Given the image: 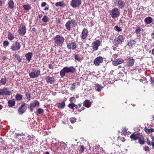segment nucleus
<instances>
[{"label": "nucleus", "instance_id": "57", "mask_svg": "<svg viewBox=\"0 0 154 154\" xmlns=\"http://www.w3.org/2000/svg\"><path fill=\"white\" fill-rule=\"evenodd\" d=\"M55 38H63L60 35H57L55 37Z\"/></svg>", "mask_w": 154, "mask_h": 154}, {"label": "nucleus", "instance_id": "3", "mask_svg": "<svg viewBox=\"0 0 154 154\" xmlns=\"http://www.w3.org/2000/svg\"><path fill=\"white\" fill-rule=\"evenodd\" d=\"M76 25L75 20H69L67 22L65 26L66 27V29L68 31H70V26L75 27L76 26Z\"/></svg>", "mask_w": 154, "mask_h": 154}, {"label": "nucleus", "instance_id": "62", "mask_svg": "<svg viewBox=\"0 0 154 154\" xmlns=\"http://www.w3.org/2000/svg\"><path fill=\"white\" fill-rule=\"evenodd\" d=\"M48 9H49V7L48 6H46L45 7V8L44 10L45 11H47V10H48Z\"/></svg>", "mask_w": 154, "mask_h": 154}, {"label": "nucleus", "instance_id": "52", "mask_svg": "<svg viewBox=\"0 0 154 154\" xmlns=\"http://www.w3.org/2000/svg\"><path fill=\"white\" fill-rule=\"evenodd\" d=\"M144 149L145 151H149V148L148 146H146L143 148Z\"/></svg>", "mask_w": 154, "mask_h": 154}, {"label": "nucleus", "instance_id": "42", "mask_svg": "<svg viewBox=\"0 0 154 154\" xmlns=\"http://www.w3.org/2000/svg\"><path fill=\"white\" fill-rule=\"evenodd\" d=\"M96 85L97 87V88L96 89V91L98 92L100 91L101 89L103 88V87L100 85L99 84L97 85Z\"/></svg>", "mask_w": 154, "mask_h": 154}, {"label": "nucleus", "instance_id": "12", "mask_svg": "<svg viewBox=\"0 0 154 154\" xmlns=\"http://www.w3.org/2000/svg\"><path fill=\"white\" fill-rule=\"evenodd\" d=\"M21 45L20 44L17 42H15L14 45L12 46L11 47V49L12 51H16L20 49Z\"/></svg>", "mask_w": 154, "mask_h": 154}, {"label": "nucleus", "instance_id": "28", "mask_svg": "<svg viewBox=\"0 0 154 154\" xmlns=\"http://www.w3.org/2000/svg\"><path fill=\"white\" fill-rule=\"evenodd\" d=\"M138 140L139 143L140 144L142 145L145 143V141L144 140L143 137L142 135H140Z\"/></svg>", "mask_w": 154, "mask_h": 154}, {"label": "nucleus", "instance_id": "19", "mask_svg": "<svg viewBox=\"0 0 154 154\" xmlns=\"http://www.w3.org/2000/svg\"><path fill=\"white\" fill-rule=\"evenodd\" d=\"M116 3L118 5V7L121 8H122L125 5L124 2L122 0H117L116 1Z\"/></svg>", "mask_w": 154, "mask_h": 154}, {"label": "nucleus", "instance_id": "50", "mask_svg": "<svg viewBox=\"0 0 154 154\" xmlns=\"http://www.w3.org/2000/svg\"><path fill=\"white\" fill-rule=\"evenodd\" d=\"M142 29L139 28L138 29H136L135 31V32H136L137 34H138L140 32V31H142Z\"/></svg>", "mask_w": 154, "mask_h": 154}, {"label": "nucleus", "instance_id": "45", "mask_svg": "<svg viewBox=\"0 0 154 154\" xmlns=\"http://www.w3.org/2000/svg\"><path fill=\"white\" fill-rule=\"evenodd\" d=\"M127 130L125 128H124L122 131V134H123L124 135H125L127 134Z\"/></svg>", "mask_w": 154, "mask_h": 154}, {"label": "nucleus", "instance_id": "46", "mask_svg": "<svg viewBox=\"0 0 154 154\" xmlns=\"http://www.w3.org/2000/svg\"><path fill=\"white\" fill-rule=\"evenodd\" d=\"M14 36L11 32H9L8 35V38H14Z\"/></svg>", "mask_w": 154, "mask_h": 154}, {"label": "nucleus", "instance_id": "63", "mask_svg": "<svg viewBox=\"0 0 154 154\" xmlns=\"http://www.w3.org/2000/svg\"><path fill=\"white\" fill-rule=\"evenodd\" d=\"M7 59V58L5 56H4L2 57V59L4 60H6Z\"/></svg>", "mask_w": 154, "mask_h": 154}, {"label": "nucleus", "instance_id": "14", "mask_svg": "<svg viewBox=\"0 0 154 154\" xmlns=\"http://www.w3.org/2000/svg\"><path fill=\"white\" fill-rule=\"evenodd\" d=\"M140 135L139 134H135L134 133L132 134L130 136V138L132 140H135L139 138Z\"/></svg>", "mask_w": 154, "mask_h": 154}, {"label": "nucleus", "instance_id": "48", "mask_svg": "<svg viewBox=\"0 0 154 154\" xmlns=\"http://www.w3.org/2000/svg\"><path fill=\"white\" fill-rule=\"evenodd\" d=\"M9 43L7 41H4L3 43V46H7L8 45Z\"/></svg>", "mask_w": 154, "mask_h": 154}, {"label": "nucleus", "instance_id": "61", "mask_svg": "<svg viewBox=\"0 0 154 154\" xmlns=\"http://www.w3.org/2000/svg\"><path fill=\"white\" fill-rule=\"evenodd\" d=\"M151 138L152 140V142H154V136H151Z\"/></svg>", "mask_w": 154, "mask_h": 154}, {"label": "nucleus", "instance_id": "56", "mask_svg": "<svg viewBox=\"0 0 154 154\" xmlns=\"http://www.w3.org/2000/svg\"><path fill=\"white\" fill-rule=\"evenodd\" d=\"M150 81L151 83H154V77H151L150 79Z\"/></svg>", "mask_w": 154, "mask_h": 154}, {"label": "nucleus", "instance_id": "2", "mask_svg": "<svg viewBox=\"0 0 154 154\" xmlns=\"http://www.w3.org/2000/svg\"><path fill=\"white\" fill-rule=\"evenodd\" d=\"M110 15L112 18L117 17L120 15V12L117 8H113L110 11Z\"/></svg>", "mask_w": 154, "mask_h": 154}, {"label": "nucleus", "instance_id": "30", "mask_svg": "<svg viewBox=\"0 0 154 154\" xmlns=\"http://www.w3.org/2000/svg\"><path fill=\"white\" fill-rule=\"evenodd\" d=\"M15 97L17 100H20L22 99L23 96L20 94H17L15 96Z\"/></svg>", "mask_w": 154, "mask_h": 154}, {"label": "nucleus", "instance_id": "13", "mask_svg": "<svg viewBox=\"0 0 154 154\" xmlns=\"http://www.w3.org/2000/svg\"><path fill=\"white\" fill-rule=\"evenodd\" d=\"M76 45L74 42H71L67 45V48L69 49H72V50H74L76 49Z\"/></svg>", "mask_w": 154, "mask_h": 154}, {"label": "nucleus", "instance_id": "18", "mask_svg": "<svg viewBox=\"0 0 154 154\" xmlns=\"http://www.w3.org/2000/svg\"><path fill=\"white\" fill-rule=\"evenodd\" d=\"M64 40V39H54V42L58 46L62 45Z\"/></svg>", "mask_w": 154, "mask_h": 154}, {"label": "nucleus", "instance_id": "24", "mask_svg": "<svg viewBox=\"0 0 154 154\" xmlns=\"http://www.w3.org/2000/svg\"><path fill=\"white\" fill-rule=\"evenodd\" d=\"M122 42V39H114L113 42L114 45L117 46L120 44Z\"/></svg>", "mask_w": 154, "mask_h": 154}, {"label": "nucleus", "instance_id": "16", "mask_svg": "<svg viewBox=\"0 0 154 154\" xmlns=\"http://www.w3.org/2000/svg\"><path fill=\"white\" fill-rule=\"evenodd\" d=\"M45 79L47 82L51 84H53L55 81V78L53 77H50L48 76H46Z\"/></svg>", "mask_w": 154, "mask_h": 154}, {"label": "nucleus", "instance_id": "35", "mask_svg": "<svg viewBox=\"0 0 154 154\" xmlns=\"http://www.w3.org/2000/svg\"><path fill=\"white\" fill-rule=\"evenodd\" d=\"M55 5L56 6L58 7V6H61L62 7H63L64 5V4L63 2H57L55 3Z\"/></svg>", "mask_w": 154, "mask_h": 154}, {"label": "nucleus", "instance_id": "47", "mask_svg": "<svg viewBox=\"0 0 154 154\" xmlns=\"http://www.w3.org/2000/svg\"><path fill=\"white\" fill-rule=\"evenodd\" d=\"M31 136L29 135H28L26 137V140H25L26 142H29L31 140Z\"/></svg>", "mask_w": 154, "mask_h": 154}, {"label": "nucleus", "instance_id": "32", "mask_svg": "<svg viewBox=\"0 0 154 154\" xmlns=\"http://www.w3.org/2000/svg\"><path fill=\"white\" fill-rule=\"evenodd\" d=\"M7 81V79L6 77L4 78H2L1 80H0V84H2L3 85H5L6 84V82Z\"/></svg>", "mask_w": 154, "mask_h": 154}, {"label": "nucleus", "instance_id": "38", "mask_svg": "<svg viewBox=\"0 0 154 154\" xmlns=\"http://www.w3.org/2000/svg\"><path fill=\"white\" fill-rule=\"evenodd\" d=\"M48 17L46 15L44 16L42 20V21L44 22H47L48 21Z\"/></svg>", "mask_w": 154, "mask_h": 154}, {"label": "nucleus", "instance_id": "58", "mask_svg": "<svg viewBox=\"0 0 154 154\" xmlns=\"http://www.w3.org/2000/svg\"><path fill=\"white\" fill-rule=\"evenodd\" d=\"M4 95V90L0 89V95Z\"/></svg>", "mask_w": 154, "mask_h": 154}, {"label": "nucleus", "instance_id": "29", "mask_svg": "<svg viewBox=\"0 0 154 154\" xmlns=\"http://www.w3.org/2000/svg\"><path fill=\"white\" fill-rule=\"evenodd\" d=\"M144 131L147 134H149L150 132H154V129L151 128L150 129H149L146 127H145L144 128Z\"/></svg>", "mask_w": 154, "mask_h": 154}, {"label": "nucleus", "instance_id": "25", "mask_svg": "<svg viewBox=\"0 0 154 154\" xmlns=\"http://www.w3.org/2000/svg\"><path fill=\"white\" fill-rule=\"evenodd\" d=\"M32 56V53L31 52H29L27 53L25 57L26 59L28 60L29 62L30 61L31 58Z\"/></svg>", "mask_w": 154, "mask_h": 154}, {"label": "nucleus", "instance_id": "31", "mask_svg": "<svg viewBox=\"0 0 154 154\" xmlns=\"http://www.w3.org/2000/svg\"><path fill=\"white\" fill-rule=\"evenodd\" d=\"M85 148V147L83 145H80L79 146V151L80 153H83Z\"/></svg>", "mask_w": 154, "mask_h": 154}, {"label": "nucleus", "instance_id": "59", "mask_svg": "<svg viewBox=\"0 0 154 154\" xmlns=\"http://www.w3.org/2000/svg\"><path fill=\"white\" fill-rule=\"evenodd\" d=\"M46 4H47L46 2H43L42 3L41 5L42 7H43L45 6Z\"/></svg>", "mask_w": 154, "mask_h": 154}, {"label": "nucleus", "instance_id": "9", "mask_svg": "<svg viewBox=\"0 0 154 154\" xmlns=\"http://www.w3.org/2000/svg\"><path fill=\"white\" fill-rule=\"evenodd\" d=\"M127 62L126 66L128 67H131L134 65L135 60L132 57H127Z\"/></svg>", "mask_w": 154, "mask_h": 154}, {"label": "nucleus", "instance_id": "54", "mask_svg": "<svg viewBox=\"0 0 154 154\" xmlns=\"http://www.w3.org/2000/svg\"><path fill=\"white\" fill-rule=\"evenodd\" d=\"M75 100V97H71L70 98L69 101H70V102H71L74 101V100Z\"/></svg>", "mask_w": 154, "mask_h": 154}, {"label": "nucleus", "instance_id": "49", "mask_svg": "<svg viewBox=\"0 0 154 154\" xmlns=\"http://www.w3.org/2000/svg\"><path fill=\"white\" fill-rule=\"evenodd\" d=\"M115 30L118 32H120L122 30L118 26H116L115 27Z\"/></svg>", "mask_w": 154, "mask_h": 154}, {"label": "nucleus", "instance_id": "55", "mask_svg": "<svg viewBox=\"0 0 154 154\" xmlns=\"http://www.w3.org/2000/svg\"><path fill=\"white\" fill-rule=\"evenodd\" d=\"M54 66H53L51 64H49L48 65V67L49 68L51 69H53Z\"/></svg>", "mask_w": 154, "mask_h": 154}, {"label": "nucleus", "instance_id": "10", "mask_svg": "<svg viewBox=\"0 0 154 154\" xmlns=\"http://www.w3.org/2000/svg\"><path fill=\"white\" fill-rule=\"evenodd\" d=\"M81 3V0H72L71 3V5L73 8L79 7Z\"/></svg>", "mask_w": 154, "mask_h": 154}, {"label": "nucleus", "instance_id": "36", "mask_svg": "<svg viewBox=\"0 0 154 154\" xmlns=\"http://www.w3.org/2000/svg\"><path fill=\"white\" fill-rule=\"evenodd\" d=\"M23 8L26 11L29 10L31 8L30 6L28 5H23Z\"/></svg>", "mask_w": 154, "mask_h": 154}, {"label": "nucleus", "instance_id": "21", "mask_svg": "<svg viewBox=\"0 0 154 154\" xmlns=\"http://www.w3.org/2000/svg\"><path fill=\"white\" fill-rule=\"evenodd\" d=\"M15 104V101L14 100H9L8 101V105L9 107L14 106Z\"/></svg>", "mask_w": 154, "mask_h": 154}, {"label": "nucleus", "instance_id": "43", "mask_svg": "<svg viewBox=\"0 0 154 154\" xmlns=\"http://www.w3.org/2000/svg\"><path fill=\"white\" fill-rule=\"evenodd\" d=\"M14 56L17 58V60L19 62H21V59L19 55L17 54H15L14 55Z\"/></svg>", "mask_w": 154, "mask_h": 154}, {"label": "nucleus", "instance_id": "39", "mask_svg": "<svg viewBox=\"0 0 154 154\" xmlns=\"http://www.w3.org/2000/svg\"><path fill=\"white\" fill-rule=\"evenodd\" d=\"M76 84L75 83H73L70 87V90L71 91H75L76 88Z\"/></svg>", "mask_w": 154, "mask_h": 154}, {"label": "nucleus", "instance_id": "20", "mask_svg": "<svg viewBox=\"0 0 154 154\" xmlns=\"http://www.w3.org/2000/svg\"><path fill=\"white\" fill-rule=\"evenodd\" d=\"M88 31L86 29H84L82 32V38H85L88 36Z\"/></svg>", "mask_w": 154, "mask_h": 154}, {"label": "nucleus", "instance_id": "26", "mask_svg": "<svg viewBox=\"0 0 154 154\" xmlns=\"http://www.w3.org/2000/svg\"><path fill=\"white\" fill-rule=\"evenodd\" d=\"M152 21V19L150 17H148L144 20V21L146 24H148L151 23Z\"/></svg>", "mask_w": 154, "mask_h": 154}, {"label": "nucleus", "instance_id": "44", "mask_svg": "<svg viewBox=\"0 0 154 154\" xmlns=\"http://www.w3.org/2000/svg\"><path fill=\"white\" fill-rule=\"evenodd\" d=\"M145 39H140L139 41L141 42L140 44V45H145L146 44V43L147 41H146V42H145Z\"/></svg>", "mask_w": 154, "mask_h": 154}, {"label": "nucleus", "instance_id": "8", "mask_svg": "<svg viewBox=\"0 0 154 154\" xmlns=\"http://www.w3.org/2000/svg\"><path fill=\"white\" fill-rule=\"evenodd\" d=\"M100 44V41L99 40H97L92 43V45L93 51H95L98 49Z\"/></svg>", "mask_w": 154, "mask_h": 154}, {"label": "nucleus", "instance_id": "17", "mask_svg": "<svg viewBox=\"0 0 154 154\" xmlns=\"http://www.w3.org/2000/svg\"><path fill=\"white\" fill-rule=\"evenodd\" d=\"M136 43V42L134 40L131 39L128 41L127 44L130 48H131L133 46H134Z\"/></svg>", "mask_w": 154, "mask_h": 154}, {"label": "nucleus", "instance_id": "5", "mask_svg": "<svg viewBox=\"0 0 154 154\" xmlns=\"http://www.w3.org/2000/svg\"><path fill=\"white\" fill-rule=\"evenodd\" d=\"M32 72L29 73V76L32 79H34L38 77L40 75V69L36 70L34 69L32 70Z\"/></svg>", "mask_w": 154, "mask_h": 154}, {"label": "nucleus", "instance_id": "4", "mask_svg": "<svg viewBox=\"0 0 154 154\" xmlns=\"http://www.w3.org/2000/svg\"><path fill=\"white\" fill-rule=\"evenodd\" d=\"M19 29L18 30L17 32L19 35H24L26 32V28L23 23H21L19 26Z\"/></svg>", "mask_w": 154, "mask_h": 154}, {"label": "nucleus", "instance_id": "64", "mask_svg": "<svg viewBox=\"0 0 154 154\" xmlns=\"http://www.w3.org/2000/svg\"><path fill=\"white\" fill-rule=\"evenodd\" d=\"M151 144H152L151 145L152 146V148L154 149V142H152V143Z\"/></svg>", "mask_w": 154, "mask_h": 154}, {"label": "nucleus", "instance_id": "7", "mask_svg": "<svg viewBox=\"0 0 154 154\" xmlns=\"http://www.w3.org/2000/svg\"><path fill=\"white\" fill-rule=\"evenodd\" d=\"M40 106V103L37 100H35L33 103H30L29 109L31 112H32L34 108L35 107H39Z\"/></svg>", "mask_w": 154, "mask_h": 154}, {"label": "nucleus", "instance_id": "23", "mask_svg": "<svg viewBox=\"0 0 154 154\" xmlns=\"http://www.w3.org/2000/svg\"><path fill=\"white\" fill-rule=\"evenodd\" d=\"M91 103L90 101L89 100H86L83 102V105L86 107H89L91 106Z\"/></svg>", "mask_w": 154, "mask_h": 154}, {"label": "nucleus", "instance_id": "60", "mask_svg": "<svg viewBox=\"0 0 154 154\" xmlns=\"http://www.w3.org/2000/svg\"><path fill=\"white\" fill-rule=\"evenodd\" d=\"M85 109V107H82L79 110V111L81 112V111Z\"/></svg>", "mask_w": 154, "mask_h": 154}, {"label": "nucleus", "instance_id": "53", "mask_svg": "<svg viewBox=\"0 0 154 154\" xmlns=\"http://www.w3.org/2000/svg\"><path fill=\"white\" fill-rule=\"evenodd\" d=\"M15 134H16V136L17 137L19 136H23L25 135L23 133H22L20 134L16 133Z\"/></svg>", "mask_w": 154, "mask_h": 154}, {"label": "nucleus", "instance_id": "27", "mask_svg": "<svg viewBox=\"0 0 154 154\" xmlns=\"http://www.w3.org/2000/svg\"><path fill=\"white\" fill-rule=\"evenodd\" d=\"M3 89L4 90V95L9 96L11 94V92L10 91H7V88H4Z\"/></svg>", "mask_w": 154, "mask_h": 154}, {"label": "nucleus", "instance_id": "51", "mask_svg": "<svg viewBox=\"0 0 154 154\" xmlns=\"http://www.w3.org/2000/svg\"><path fill=\"white\" fill-rule=\"evenodd\" d=\"M146 143L149 146H151L152 145L151 144L152 143V142H151L148 138H147Z\"/></svg>", "mask_w": 154, "mask_h": 154}, {"label": "nucleus", "instance_id": "34", "mask_svg": "<svg viewBox=\"0 0 154 154\" xmlns=\"http://www.w3.org/2000/svg\"><path fill=\"white\" fill-rule=\"evenodd\" d=\"M14 3L12 0H10L8 2V7L11 9L14 8Z\"/></svg>", "mask_w": 154, "mask_h": 154}, {"label": "nucleus", "instance_id": "6", "mask_svg": "<svg viewBox=\"0 0 154 154\" xmlns=\"http://www.w3.org/2000/svg\"><path fill=\"white\" fill-rule=\"evenodd\" d=\"M27 107L26 104L23 103L22 104L18 109V112L20 115L23 114L26 111Z\"/></svg>", "mask_w": 154, "mask_h": 154}, {"label": "nucleus", "instance_id": "1", "mask_svg": "<svg viewBox=\"0 0 154 154\" xmlns=\"http://www.w3.org/2000/svg\"><path fill=\"white\" fill-rule=\"evenodd\" d=\"M75 70V68L73 66L64 67L60 72V76L62 77H63L65 76L66 73H74Z\"/></svg>", "mask_w": 154, "mask_h": 154}, {"label": "nucleus", "instance_id": "15", "mask_svg": "<svg viewBox=\"0 0 154 154\" xmlns=\"http://www.w3.org/2000/svg\"><path fill=\"white\" fill-rule=\"evenodd\" d=\"M124 62V60L121 58H118L112 62V64L115 66L118 65L119 64H121Z\"/></svg>", "mask_w": 154, "mask_h": 154}, {"label": "nucleus", "instance_id": "11", "mask_svg": "<svg viewBox=\"0 0 154 154\" xmlns=\"http://www.w3.org/2000/svg\"><path fill=\"white\" fill-rule=\"evenodd\" d=\"M103 61V58L101 56H99L96 58L94 60V63L95 65L96 66H99V64L102 63Z\"/></svg>", "mask_w": 154, "mask_h": 154}, {"label": "nucleus", "instance_id": "41", "mask_svg": "<svg viewBox=\"0 0 154 154\" xmlns=\"http://www.w3.org/2000/svg\"><path fill=\"white\" fill-rule=\"evenodd\" d=\"M74 55L75 56L74 58L75 60L79 61H80L81 60L80 57L78 54H75Z\"/></svg>", "mask_w": 154, "mask_h": 154}, {"label": "nucleus", "instance_id": "40", "mask_svg": "<svg viewBox=\"0 0 154 154\" xmlns=\"http://www.w3.org/2000/svg\"><path fill=\"white\" fill-rule=\"evenodd\" d=\"M37 112L39 114L43 115L44 112V110L41 108L38 109Z\"/></svg>", "mask_w": 154, "mask_h": 154}, {"label": "nucleus", "instance_id": "22", "mask_svg": "<svg viewBox=\"0 0 154 154\" xmlns=\"http://www.w3.org/2000/svg\"><path fill=\"white\" fill-rule=\"evenodd\" d=\"M57 106L59 108L62 109L64 108L65 106V102L64 101H62L61 103H57Z\"/></svg>", "mask_w": 154, "mask_h": 154}, {"label": "nucleus", "instance_id": "37", "mask_svg": "<svg viewBox=\"0 0 154 154\" xmlns=\"http://www.w3.org/2000/svg\"><path fill=\"white\" fill-rule=\"evenodd\" d=\"M75 106V104L74 103H69L68 105V107L71 109H72L73 111L74 110V106Z\"/></svg>", "mask_w": 154, "mask_h": 154}, {"label": "nucleus", "instance_id": "33", "mask_svg": "<svg viewBox=\"0 0 154 154\" xmlns=\"http://www.w3.org/2000/svg\"><path fill=\"white\" fill-rule=\"evenodd\" d=\"M31 94L29 92H26L25 94L26 98V99L28 100V101H30V100Z\"/></svg>", "mask_w": 154, "mask_h": 154}]
</instances>
